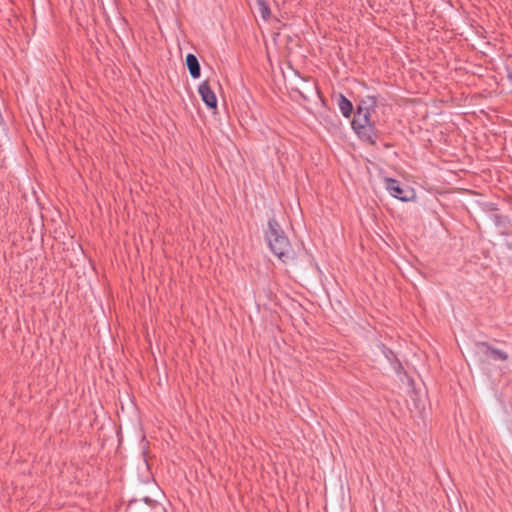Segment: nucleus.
I'll list each match as a JSON object with an SVG mask.
<instances>
[{
	"mask_svg": "<svg viewBox=\"0 0 512 512\" xmlns=\"http://www.w3.org/2000/svg\"><path fill=\"white\" fill-rule=\"evenodd\" d=\"M377 106L376 96H367L357 105L354 117L351 121V127L355 134L362 142L370 145H376L379 139V130L375 126V122L371 120L370 111Z\"/></svg>",
	"mask_w": 512,
	"mask_h": 512,
	"instance_id": "nucleus-1",
	"label": "nucleus"
},
{
	"mask_svg": "<svg viewBox=\"0 0 512 512\" xmlns=\"http://www.w3.org/2000/svg\"><path fill=\"white\" fill-rule=\"evenodd\" d=\"M265 237L271 251L283 263H287L295 258L291 244L275 218L269 219Z\"/></svg>",
	"mask_w": 512,
	"mask_h": 512,
	"instance_id": "nucleus-2",
	"label": "nucleus"
},
{
	"mask_svg": "<svg viewBox=\"0 0 512 512\" xmlns=\"http://www.w3.org/2000/svg\"><path fill=\"white\" fill-rule=\"evenodd\" d=\"M198 92L201 96L202 101L209 109H215L217 107V98L214 91L211 89L209 82L203 81L199 87Z\"/></svg>",
	"mask_w": 512,
	"mask_h": 512,
	"instance_id": "nucleus-3",
	"label": "nucleus"
},
{
	"mask_svg": "<svg viewBox=\"0 0 512 512\" xmlns=\"http://www.w3.org/2000/svg\"><path fill=\"white\" fill-rule=\"evenodd\" d=\"M477 347L481 349L482 353L487 358L500 361H506L508 359V354L506 352L497 348H493L487 342H479L477 343Z\"/></svg>",
	"mask_w": 512,
	"mask_h": 512,
	"instance_id": "nucleus-4",
	"label": "nucleus"
},
{
	"mask_svg": "<svg viewBox=\"0 0 512 512\" xmlns=\"http://www.w3.org/2000/svg\"><path fill=\"white\" fill-rule=\"evenodd\" d=\"M185 63L191 77L198 79L201 75V67L198 58L194 54L188 53L186 55Z\"/></svg>",
	"mask_w": 512,
	"mask_h": 512,
	"instance_id": "nucleus-5",
	"label": "nucleus"
},
{
	"mask_svg": "<svg viewBox=\"0 0 512 512\" xmlns=\"http://www.w3.org/2000/svg\"><path fill=\"white\" fill-rule=\"evenodd\" d=\"M337 104L345 118H350L352 116L354 110L353 104L347 97H345L343 94H339L337 98Z\"/></svg>",
	"mask_w": 512,
	"mask_h": 512,
	"instance_id": "nucleus-6",
	"label": "nucleus"
},
{
	"mask_svg": "<svg viewBox=\"0 0 512 512\" xmlns=\"http://www.w3.org/2000/svg\"><path fill=\"white\" fill-rule=\"evenodd\" d=\"M383 185L388 192H404L400 187L399 181L396 179L384 177Z\"/></svg>",
	"mask_w": 512,
	"mask_h": 512,
	"instance_id": "nucleus-7",
	"label": "nucleus"
},
{
	"mask_svg": "<svg viewBox=\"0 0 512 512\" xmlns=\"http://www.w3.org/2000/svg\"><path fill=\"white\" fill-rule=\"evenodd\" d=\"M261 17L267 21L271 17V10L266 0H256Z\"/></svg>",
	"mask_w": 512,
	"mask_h": 512,
	"instance_id": "nucleus-8",
	"label": "nucleus"
},
{
	"mask_svg": "<svg viewBox=\"0 0 512 512\" xmlns=\"http://www.w3.org/2000/svg\"><path fill=\"white\" fill-rule=\"evenodd\" d=\"M393 196L403 202H410L416 200V194H393Z\"/></svg>",
	"mask_w": 512,
	"mask_h": 512,
	"instance_id": "nucleus-9",
	"label": "nucleus"
},
{
	"mask_svg": "<svg viewBox=\"0 0 512 512\" xmlns=\"http://www.w3.org/2000/svg\"><path fill=\"white\" fill-rule=\"evenodd\" d=\"M459 192H467V193H470V192H474L473 190H470V189H460Z\"/></svg>",
	"mask_w": 512,
	"mask_h": 512,
	"instance_id": "nucleus-10",
	"label": "nucleus"
}]
</instances>
